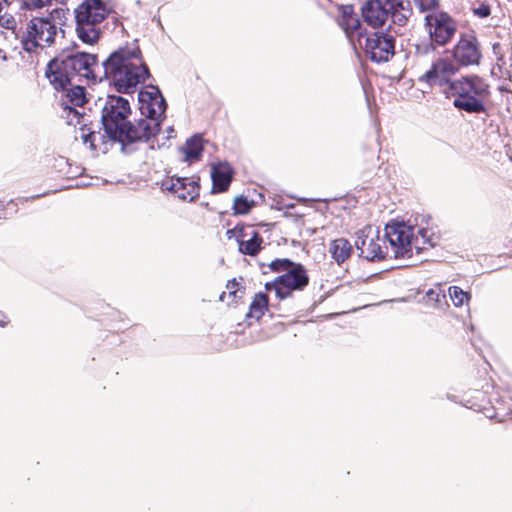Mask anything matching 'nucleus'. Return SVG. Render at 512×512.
<instances>
[{
  "label": "nucleus",
  "instance_id": "nucleus-1",
  "mask_svg": "<svg viewBox=\"0 0 512 512\" xmlns=\"http://www.w3.org/2000/svg\"><path fill=\"white\" fill-rule=\"evenodd\" d=\"M148 76L138 46L119 48L103 61L101 82L107 80L119 93H132Z\"/></svg>",
  "mask_w": 512,
  "mask_h": 512
},
{
  "label": "nucleus",
  "instance_id": "nucleus-2",
  "mask_svg": "<svg viewBox=\"0 0 512 512\" xmlns=\"http://www.w3.org/2000/svg\"><path fill=\"white\" fill-rule=\"evenodd\" d=\"M101 113V123L104 134L95 132L86 123L80 127V139L83 144L89 145L91 150H97L107 140L117 142L128 124V117L131 114L129 100L117 95H107L99 98L95 104Z\"/></svg>",
  "mask_w": 512,
  "mask_h": 512
},
{
  "label": "nucleus",
  "instance_id": "nucleus-3",
  "mask_svg": "<svg viewBox=\"0 0 512 512\" xmlns=\"http://www.w3.org/2000/svg\"><path fill=\"white\" fill-rule=\"evenodd\" d=\"M103 62L98 63L96 54L78 50L63 52L52 59L46 67V77L54 89L71 86V81L78 76L93 82H101Z\"/></svg>",
  "mask_w": 512,
  "mask_h": 512
},
{
  "label": "nucleus",
  "instance_id": "nucleus-4",
  "mask_svg": "<svg viewBox=\"0 0 512 512\" xmlns=\"http://www.w3.org/2000/svg\"><path fill=\"white\" fill-rule=\"evenodd\" d=\"M385 238L395 258H411L427 248L434 247L437 237L431 229L394 221L386 224Z\"/></svg>",
  "mask_w": 512,
  "mask_h": 512
},
{
  "label": "nucleus",
  "instance_id": "nucleus-5",
  "mask_svg": "<svg viewBox=\"0 0 512 512\" xmlns=\"http://www.w3.org/2000/svg\"><path fill=\"white\" fill-rule=\"evenodd\" d=\"M489 96L488 82L476 74L457 78L445 95L447 99L452 100L456 109L469 114L484 113Z\"/></svg>",
  "mask_w": 512,
  "mask_h": 512
},
{
  "label": "nucleus",
  "instance_id": "nucleus-6",
  "mask_svg": "<svg viewBox=\"0 0 512 512\" xmlns=\"http://www.w3.org/2000/svg\"><path fill=\"white\" fill-rule=\"evenodd\" d=\"M59 33L64 36V30L57 27L51 16H46L31 18L19 28L18 35L23 50L34 53L54 45Z\"/></svg>",
  "mask_w": 512,
  "mask_h": 512
},
{
  "label": "nucleus",
  "instance_id": "nucleus-7",
  "mask_svg": "<svg viewBox=\"0 0 512 512\" xmlns=\"http://www.w3.org/2000/svg\"><path fill=\"white\" fill-rule=\"evenodd\" d=\"M108 13V8L101 0H84L75 9L76 33L84 44L93 45L98 42L100 24Z\"/></svg>",
  "mask_w": 512,
  "mask_h": 512
},
{
  "label": "nucleus",
  "instance_id": "nucleus-8",
  "mask_svg": "<svg viewBox=\"0 0 512 512\" xmlns=\"http://www.w3.org/2000/svg\"><path fill=\"white\" fill-rule=\"evenodd\" d=\"M398 12H400V6L379 1H366L361 8L362 17L368 26L377 29L387 25V30L393 31L395 34H402L410 18L398 23L394 19V14Z\"/></svg>",
  "mask_w": 512,
  "mask_h": 512
},
{
  "label": "nucleus",
  "instance_id": "nucleus-9",
  "mask_svg": "<svg viewBox=\"0 0 512 512\" xmlns=\"http://www.w3.org/2000/svg\"><path fill=\"white\" fill-rule=\"evenodd\" d=\"M395 35L390 30L359 33L358 43L372 62L384 63L388 62L395 54Z\"/></svg>",
  "mask_w": 512,
  "mask_h": 512
},
{
  "label": "nucleus",
  "instance_id": "nucleus-10",
  "mask_svg": "<svg viewBox=\"0 0 512 512\" xmlns=\"http://www.w3.org/2000/svg\"><path fill=\"white\" fill-rule=\"evenodd\" d=\"M459 67L448 57H440L434 60L430 68L419 77V82L426 83L430 87H438L445 96L457 78Z\"/></svg>",
  "mask_w": 512,
  "mask_h": 512
},
{
  "label": "nucleus",
  "instance_id": "nucleus-11",
  "mask_svg": "<svg viewBox=\"0 0 512 512\" xmlns=\"http://www.w3.org/2000/svg\"><path fill=\"white\" fill-rule=\"evenodd\" d=\"M309 283V276L305 267L300 263H293V266L286 273L278 276L272 282H267V290H275L279 299H285L292 291L303 290Z\"/></svg>",
  "mask_w": 512,
  "mask_h": 512
},
{
  "label": "nucleus",
  "instance_id": "nucleus-12",
  "mask_svg": "<svg viewBox=\"0 0 512 512\" xmlns=\"http://www.w3.org/2000/svg\"><path fill=\"white\" fill-rule=\"evenodd\" d=\"M424 27L431 41L439 46L448 44L457 32L455 20L444 11H434L425 15Z\"/></svg>",
  "mask_w": 512,
  "mask_h": 512
},
{
  "label": "nucleus",
  "instance_id": "nucleus-13",
  "mask_svg": "<svg viewBox=\"0 0 512 512\" xmlns=\"http://www.w3.org/2000/svg\"><path fill=\"white\" fill-rule=\"evenodd\" d=\"M68 87L69 86H66L64 89H56L57 91H61L60 105L66 113L65 118L67 120V124L82 125L85 123L84 115L77 109V107H82L88 101L85 88L80 85H75L71 88Z\"/></svg>",
  "mask_w": 512,
  "mask_h": 512
},
{
  "label": "nucleus",
  "instance_id": "nucleus-14",
  "mask_svg": "<svg viewBox=\"0 0 512 512\" xmlns=\"http://www.w3.org/2000/svg\"><path fill=\"white\" fill-rule=\"evenodd\" d=\"M160 125L161 122L148 116H143L134 123L129 121L117 142L123 147L138 141L148 142L158 134Z\"/></svg>",
  "mask_w": 512,
  "mask_h": 512
},
{
  "label": "nucleus",
  "instance_id": "nucleus-15",
  "mask_svg": "<svg viewBox=\"0 0 512 512\" xmlns=\"http://www.w3.org/2000/svg\"><path fill=\"white\" fill-rule=\"evenodd\" d=\"M452 61L458 66L478 65L482 54L479 43L474 36L463 35L451 50Z\"/></svg>",
  "mask_w": 512,
  "mask_h": 512
},
{
  "label": "nucleus",
  "instance_id": "nucleus-16",
  "mask_svg": "<svg viewBox=\"0 0 512 512\" xmlns=\"http://www.w3.org/2000/svg\"><path fill=\"white\" fill-rule=\"evenodd\" d=\"M138 101L142 116L153 117L162 122L167 104L157 87L150 86L148 89L140 91Z\"/></svg>",
  "mask_w": 512,
  "mask_h": 512
},
{
  "label": "nucleus",
  "instance_id": "nucleus-17",
  "mask_svg": "<svg viewBox=\"0 0 512 512\" xmlns=\"http://www.w3.org/2000/svg\"><path fill=\"white\" fill-rule=\"evenodd\" d=\"M229 239L235 238L242 254L254 256L261 248L262 237L252 226H236L227 231Z\"/></svg>",
  "mask_w": 512,
  "mask_h": 512
},
{
  "label": "nucleus",
  "instance_id": "nucleus-18",
  "mask_svg": "<svg viewBox=\"0 0 512 512\" xmlns=\"http://www.w3.org/2000/svg\"><path fill=\"white\" fill-rule=\"evenodd\" d=\"M161 189L173 193L181 200L194 201L199 196L197 181L187 177H169L161 182Z\"/></svg>",
  "mask_w": 512,
  "mask_h": 512
},
{
  "label": "nucleus",
  "instance_id": "nucleus-19",
  "mask_svg": "<svg viewBox=\"0 0 512 512\" xmlns=\"http://www.w3.org/2000/svg\"><path fill=\"white\" fill-rule=\"evenodd\" d=\"M365 230H361L355 241L356 249L360 252V256L364 257L369 261L380 260L384 258L385 253L382 249V240L379 237V233L375 235H365Z\"/></svg>",
  "mask_w": 512,
  "mask_h": 512
},
{
  "label": "nucleus",
  "instance_id": "nucleus-20",
  "mask_svg": "<svg viewBox=\"0 0 512 512\" xmlns=\"http://www.w3.org/2000/svg\"><path fill=\"white\" fill-rule=\"evenodd\" d=\"M211 178L213 182V193H222L228 190L232 179L233 169L228 163H218L213 165L211 171Z\"/></svg>",
  "mask_w": 512,
  "mask_h": 512
},
{
  "label": "nucleus",
  "instance_id": "nucleus-21",
  "mask_svg": "<svg viewBox=\"0 0 512 512\" xmlns=\"http://www.w3.org/2000/svg\"><path fill=\"white\" fill-rule=\"evenodd\" d=\"M339 25L350 38L354 35L359 38V33H363L361 21L352 6L347 5L342 7Z\"/></svg>",
  "mask_w": 512,
  "mask_h": 512
},
{
  "label": "nucleus",
  "instance_id": "nucleus-22",
  "mask_svg": "<svg viewBox=\"0 0 512 512\" xmlns=\"http://www.w3.org/2000/svg\"><path fill=\"white\" fill-rule=\"evenodd\" d=\"M494 400L495 404L492 407L477 405V409L481 410L487 418L502 422L507 415L512 413V404L506 403L500 396Z\"/></svg>",
  "mask_w": 512,
  "mask_h": 512
},
{
  "label": "nucleus",
  "instance_id": "nucleus-23",
  "mask_svg": "<svg viewBox=\"0 0 512 512\" xmlns=\"http://www.w3.org/2000/svg\"><path fill=\"white\" fill-rule=\"evenodd\" d=\"M352 246L345 238H338L330 243L329 252L332 258L338 263H343L351 254Z\"/></svg>",
  "mask_w": 512,
  "mask_h": 512
},
{
  "label": "nucleus",
  "instance_id": "nucleus-24",
  "mask_svg": "<svg viewBox=\"0 0 512 512\" xmlns=\"http://www.w3.org/2000/svg\"><path fill=\"white\" fill-rule=\"evenodd\" d=\"M182 152L184 153L186 160H198L203 152L202 136L195 134L187 139L184 146L182 147Z\"/></svg>",
  "mask_w": 512,
  "mask_h": 512
},
{
  "label": "nucleus",
  "instance_id": "nucleus-25",
  "mask_svg": "<svg viewBox=\"0 0 512 512\" xmlns=\"http://www.w3.org/2000/svg\"><path fill=\"white\" fill-rule=\"evenodd\" d=\"M493 54L496 56V66L502 77L512 80V55L506 58L501 52V45L494 43Z\"/></svg>",
  "mask_w": 512,
  "mask_h": 512
},
{
  "label": "nucleus",
  "instance_id": "nucleus-26",
  "mask_svg": "<svg viewBox=\"0 0 512 512\" xmlns=\"http://www.w3.org/2000/svg\"><path fill=\"white\" fill-rule=\"evenodd\" d=\"M268 308V297L265 293L259 292L255 294L246 314L247 318L259 320Z\"/></svg>",
  "mask_w": 512,
  "mask_h": 512
},
{
  "label": "nucleus",
  "instance_id": "nucleus-27",
  "mask_svg": "<svg viewBox=\"0 0 512 512\" xmlns=\"http://www.w3.org/2000/svg\"><path fill=\"white\" fill-rule=\"evenodd\" d=\"M0 27L5 31L1 30L0 33L4 35L5 39L13 44V41L19 40V28L15 18L10 14H4L0 16Z\"/></svg>",
  "mask_w": 512,
  "mask_h": 512
},
{
  "label": "nucleus",
  "instance_id": "nucleus-28",
  "mask_svg": "<svg viewBox=\"0 0 512 512\" xmlns=\"http://www.w3.org/2000/svg\"><path fill=\"white\" fill-rule=\"evenodd\" d=\"M293 263L294 262H292L291 260H289L287 258H283V259H275L267 265L262 263L260 265V267L264 274H267L268 270L272 271V272H277V273H280V272L286 273L287 270H289L293 266Z\"/></svg>",
  "mask_w": 512,
  "mask_h": 512
},
{
  "label": "nucleus",
  "instance_id": "nucleus-29",
  "mask_svg": "<svg viewBox=\"0 0 512 512\" xmlns=\"http://www.w3.org/2000/svg\"><path fill=\"white\" fill-rule=\"evenodd\" d=\"M449 294L453 304L458 307L469 300V294L457 286L450 287Z\"/></svg>",
  "mask_w": 512,
  "mask_h": 512
},
{
  "label": "nucleus",
  "instance_id": "nucleus-30",
  "mask_svg": "<svg viewBox=\"0 0 512 512\" xmlns=\"http://www.w3.org/2000/svg\"><path fill=\"white\" fill-rule=\"evenodd\" d=\"M415 7L422 13L439 11V0H413Z\"/></svg>",
  "mask_w": 512,
  "mask_h": 512
},
{
  "label": "nucleus",
  "instance_id": "nucleus-31",
  "mask_svg": "<svg viewBox=\"0 0 512 512\" xmlns=\"http://www.w3.org/2000/svg\"><path fill=\"white\" fill-rule=\"evenodd\" d=\"M251 207V203L244 196H238L234 200L233 209L235 214H247L250 211Z\"/></svg>",
  "mask_w": 512,
  "mask_h": 512
},
{
  "label": "nucleus",
  "instance_id": "nucleus-32",
  "mask_svg": "<svg viewBox=\"0 0 512 512\" xmlns=\"http://www.w3.org/2000/svg\"><path fill=\"white\" fill-rule=\"evenodd\" d=\"M439 45L429 39L415 45V52L417 55H428L436 50Z\"/></svg>",
  "mask_w": 512,
  "mask_h": 512
},
{
  "label": "nucleus",
  "instance_id": "nucleus-33",
  "mask_svg": "<svg viewBox=\"0 0 512 512\" xmlns=\"http://www.w3.org/2000/svg\"><path fill=\"white\" fill-rule=\"evenodd\" d=\"M425 298L428 303L436 305L445 299V294L440 289H430L426 292Z\"/></svg>",
  "mask_w": 512,
  "mask_h": 512
},
{
  "label": "nucleus",
  "instance_id": "nucleus-34",
  "mask_svg": "<svg viewBox=\"0 0 512 512\" xmlns=\"http://www.w3.org/2000/svg\"><path fill=\"white\" fill-rule=\"evenodd\" d=\"M473 14L478 18H487L491 14L490 6L482 2L478 7L473 8Z\"/></svg>",
  "mask_w": 512,
  "mask_h": 512
},
{
  "label": "nucleus",
  "instance_id": "nucleus-35",
  "mask_svg": "<svg viewBox=\"0 0 512 512\" xmlns=\"http://www.w3.org/2000/svg\"><path fill=\"white\" fill-rule=\"evenodd\" d=\"M52 0H23V5L27 9H40L51 4Z\"/></svg>",
  "mask_w": 512,
  "mask_h": 512
},
{
  "label": "nucleus",
  "instance_id": "nucleus-36",
  "mask_svg": "<svg viewBox=\"0 0 512 512\" xmlns=\"http://www.w3.org/2000/svg\"><path fill=\"white\" fill-rule=\"evenodd\" d=\"M239 283L236 281V279H231L227 282L226 288L228 290L229 297H236V293L238 290Z\"/></svg>",
  "mask_w": 512,
  "mask_h": 512
},
{
  "label": "nucleus",
  "instance_id": "nucleus-37",
  "mask_svg": "<svg viewBox=\"0 0 512 512\" xmlns=\"http://www.w3.org/2000/svg\"><path fill=\"white\" fill-rule=\"evenodd\" d=\"M10 318L6 313L0 310V328H5L9 325Z\"/></svg>",
  "mask_w": 512,
  "mask_h": 512
},
{
  "label": "nucleus",
  "instance_id": "nucleus-38",
  "mask_svg": "<svg viewBox=\"0 0 512 512\" xmlns=\"http://www.w3.org/2000/svg\"><path fill=\"white\" fill-rule=\"evenodd\" d=\"M167 132H168V135H167L166 139H169V138L174 137V133H175V131H174V129H173V127H172V126H169V127L167 128Z\"/></svg>",
  "mask_w": 512,
  "mask_h": 512
},
{
  "label": "nucleus",
  "instance_id": "nucleus-39",
  "mask_svg": "<svg viewBox=\"0 0 512 512\" xmlns=\"http://www.w3.org/2000/svg\"><path fill=\"white\" fill-rule=\"evenodd\" d=\"M0 59L3 60V61H6L7 60V56L6 54L2 51V49H0Z\"/></svg>",
  "mask_w": 512,
  "mask_h": 512
},
{
  "label": "nucleus",
  "instance_id": "nucleus-40",
  "mask_svg": "<svg viewBox=\"0 0 512 512\" xmlns=\"http://www.w3.org/2000/svg\"><path fill=\"white\" fill-rule=\"evenodd\" d=\"M226 297V292H222V294L219 296L220 301H224Z\"/></svg>",
  "mask_w": 512,
  "mask_h": 512
},
{
  "label": "nucleus",
  "instance_id": "nucleus-41",
  "mask_svg": "<svg viewBox=\"0 0 512 512\" xmlns=\"http://www.w3.org/2000/svg\"><path fill=\"white\" fill-rule=\"evenodd\" d=\"M41 195L32 196V199L39 198Z\"/></svg>",
  "mask_w": 512,
  "mask_h": 512
},
{
  "label": "nucleus",
  "instance_id": "nucleus-42",
  "mask_svg": "<svg viewBox=\"0 0 512 512\" xmlns=\"http://www.w3.org/2000/svg\"><path fill=\"white\" fill-rule=\"evenodd\" d=\"M59 3H64L66 0H56Z\"/></svg>",
  "mask_w": 512,
  "mask_h": 512
}]
</instances>
